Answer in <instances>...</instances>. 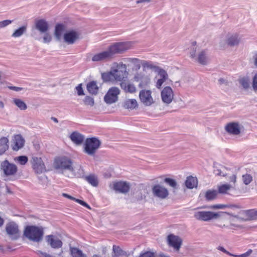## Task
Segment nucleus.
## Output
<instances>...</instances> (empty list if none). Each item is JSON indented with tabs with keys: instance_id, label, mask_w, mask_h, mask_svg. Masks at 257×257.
Masks as SVG:
<instances>
[{
	"instance_id": "f257e3e1",
	"label": "nucleus",
	"mask_w": 257,
	"mask_h": 257,
	"mask_svg": "<svg viewBox=\"0 0 257 257\" xmlns=\"http://www.w3.org/2000/svg\"><path fill=\"white\" fill-rule=\"evenodd\" d=\"M129 75L127 66L122 62H114L108 71L101 73V78L104 82H123Z\"/></svg>"
},
{
	"instance_id": "f03ea898",
	"label": "nucleus",
	"mask_w": 257,
	"mask_h": 257,
	"mask_svg": "<svg viewBox=\"0 0 257 257\" xmlns=\"http://www.w3.org/2000/svg\"><path fill=\"white\" fill-rule=\"evenodd\" d=\"M128 49L126 43H115L109 46L107 50L95 54L92 60L94 62L108 60L113 58L115 54L122 53Z\"/></svg>"
},
{
	"instance_id": "7ed1b4c3",
	"label": "nucleus",
	"mask_w": 257,
	"mask_h": 257,
	"mask_svg": "<svg viewBox=\"0 0 257 257\" xmlns=\"http://www.w3.org/2000/svg\"><path fill=\"white\" fill-rule=\"evenodd\" d=\"M226 212H214L212 211H197L194 213V217L199 220L208 221L212 219L219 218L218 226L220 227L226 226L225 224L222 223L226 222L227 219L225 216Z\"/></svg>"
},
{
	"instance_id": "20e7f679",
	"label": "nucleus",
	"mask_w": 257,
	"mask_h": 257,
	"mask_svg": "<svg viewBox=\"0 0 257 257\" xmlns=\"http://www.w3.org/2000/svg\"><path fill=\"white\" fill-rule=\"evenodd\" d=\"M24 235L29 240L34 242H39L43 238L44 230L42 227L35 225H28L25 228Z\"/></svg>"
},
{
	"instance_id": "39448f33",
	"label": "nucleus",
	"mask_w": 257,
	"mask_h": 257,
	"mask_svg": "<svg viewBox=\"0 0 257 257\" xmlns=\"http://www.w3.org/2000/svg\"><path fill=\"white\" fill-rule=\"evenodd\" d=\"M54 166L56 169L68 170L73 176H76L72 161L66 157H59L54 160Z\"/></svg>"
},
{
	"instance_id": "423d86ee",
	"label": "nucleus",
	"mask_w": 257,
	"mask_h": 257,
	"mask_svg": "<svg viewBox=\"0 0 257 257\" xmlns=\"http://www.w3.org/2000/svg\"><path fill=\"white\" fill-rule=\"evenodd\" d=\"M100 145V141L97 138H87L84 144V152L89 155L94 156Z\"/></svg>"
},
{
	"instance_id": "0eeeda50",
	"label": "nucleus",
	"mask_w": 257,
	"mask_h": 257,
	"mask_svg": "<svg viewBox=\"0 0 257 257\" xmlns=\"http://www.w3.org/2000/svg\"><path fill=\"white\" fill-rule=\"evenodd\" d=\"M1 169L7 177L15 176L18 172L17 166L6 160L1 163Z\"/></svg>"
},
{
	"instance_id": "6e6552de",
	"label": "nucleus",
	"mask_w": 257,
	"mask_h": 257,
	"mask_svg": "<svg viewBox=\"0 0 257 257\" xmlns=\"http://www.w3.org/2000/svg\"><path fill=\"white\" fill-rule=\"evenodd\" d=\"M120 93V89L117 87L110 88L104 96V100L107 104H112L118 100V95Z\"/></svg>"
},
{
	"instance_id": "1a4fd4ad",
	"label": "nucleus",
	"mask_w": 257,
	"mask_h": 257,
	"mask_svg": "<svg viewBox=\"0 0 257 257\" xmlns=\"http://www.w3.org/2000/svg\"><path fill=\"white\" fill-rule=\"evenodd\" d=\"M31 163L32 168L36 174H41L46 171L45 164L41 157H32Z\"/></svg>"
},
{
	"instance_id": "9d476101",
	"label": "nucleus",
	"mask_w": 257,
	"mask_h": 257,
	"mask_svg": "<svg viewBox=\"0 0 257 257\" xmlns=\"http://www.w3.org/2000/svg\"><path fill=\"white\" fill-rule=\"evenodd\" d=\"M152 92L150 90L143 89L139 93L140 99L145 105L150 106L154 103V101L152 96Z\"/></svg>"
},
{
	"instance_id": "9b49d317",
	"label": "nucleus",
	"mask_w": 257,
	"mask_h": 257,
	"mask_svg": "<svg viewBox=\"0 0 257 257\" xmlns=\"http://www.w3.org/2000/svg\"><path fill=\"white\" fill-rule=\"evenodd\" d=\"M112 188L115 192L125 194L129 191L130 185L125 181H116L113 183Z\"/></svg>"
},
{
	"instance_id": "f8f14e48",
	"label": "nucleus",
	"mask_w": 257,
	"mask_h": 257,
	"mask_svg": "<svg viewBox=\"0 0 257 257\" xmlns=\"http://www.w3.org/2000/svg\"><path fill=\"white\" fill-rule=\"evenodd\" d=\"M45 239L48 244L53 248H60L62 246V241L55 235L52 234L46 235Z\"/></svg>"
},
{
	"instance_id": "ddd939ff",
	"label": "nucleus",
	"mask_w": 257,
	"mask_h": 257,
	"mask_svg": "<svg viewBox=\"0 0 257 257\" xmlns=\"http://www.w3.org/2000/svg\"><path fill=\"white\" fill-rule=\"evenodd\" d=\"M154 195L161 199L167 198L169 195V192L167 188L160 185H155L152 188Z\"/></svg>"
},
{
	"instance_id": "4468645a",
	"label": "nucleus",
	"mask_w": 257,
	"mask_h": 257,
	"mask_svg": "<svg viewBox=\"0 0 257 257\" xmlns=\"http://www.w3.org/2000/svg\"><path fill=\"white\" fill-rule=\"evenodd\" d=\"M161 97L164 102L169 104L174 98V92L169 86L165 87L161 92Z\"/></svg>"
},
{
	"instance_id": "2eb2a0df",
	"label": "nucleus",
	"mask_w": 257,
	"mask_h": 257,
	"mask_svg": "<svg viewBox=\"0 0 257 257\" xmlns=\"http://www.w3.org/2000/svg\"><path fill=\"white\" fill-rule=\"evenodd\" d=\"M7 233L12 237L17 238L19 235L18 226L13 222L7 224L6 226Z\"/></svg>"
},
{
	"instance_id": "dca6fc26",
	"label": "nucleus",
	"mask_w": 257,
	"mask_h": 257,
	"mask_svg": "<svg viewBox=\"0 0 257 257\" xmlns=\"http://www.w3.org/2000/svg\"><path fill=\"white\" fill-rule=\"evenodd\" d=\"M134 81L139 82V86L142 88L147 85L150 82L149 77L142 72L137 73L133 77Z\"/></svg>"
},
{
	"instance_id": "f3484780",
	"label": "nucleus",
	"mask_w": 257,
	"mask_h": 257,
	"mask_svg": "<svg viewBox=\"0 0 257 257\" xmlns=\"http://www.w3.org/2000/svg\"><path fill=\"white\" fill-rule=\"evenodd\" d=\"M225 130L230 135H238L240 133V128L238 122L228 123L225 126Z\"/></svg>"
},
{
	"instance_id": "a211bd4d",
	"label": "nucleus",
	"mask_w": 257,
	"mask_h": 257,
	"mask_svg": "<svg viewBox=\"0 0 257 257\" xmlns=\"http://www.w3.org/2000/svg\"><path fill=\"white\" fill-rule=\"evenodd\" d=\"M25 144V140L20 135H16L13 139L12 147L14 151H18L22 149Z\"/></svg>"
},
{
	"instance_id": "6ab92c4d",
	"label": "nucleus",
	"mask_w": 257,
	"mask_h": 257,
	"mask_svg": "<svg viewBox=\"0 0 257 257\" xmlns=\"http://www.w3.org/2000/svg\"><path fill=\"white\" fill-rule=\"evenodd\" d=\"M168 241L170 246L177 250H179L182 244V240L180 238L177 236L170 234L168 236Z\"/></svg>"
},
{
	"instance_id": "aec40b11",
	"label": "nucleus",
	"mask_w": 257,
	"mask_h": 257,
	"mask_svg": "<svg viewBox=\"0 0 257 257\" xmlns=\"http://www.w3.org/2000/svg\"><path fill=\"white\" fill-rule=\"evenodd\" d=\"M120 86L125 93L134 94L137 92V88L136 85L130 82H121L120 83Z\"/></svg>"
},
{
	"instance_id": "412c9836",
	"label": "nucleus",
	"mask_w": 257,
	"mask_h": 257,
	"mask_svg": "<svg viewBox=\"0 0 257 257\" xmlns=\"http://www.w3.org/2000/svg\"><path fill=\"white\" fill-rule=\"evenodd\" d=\"M79 34L75 31H70L64 35L65 41L69 44H73L79 39Z\"/></svg>"
},
{
	"instance_id": "4be33fe9",
	"label": "nucleus",
	"mask_w": 257,
	"mask_h": 257,
	"mask_svg": "<svg viewBox=\"0 0 257 257\" xmlns=\"http://www.w3.org/2000/svg\"><path fill=\"white\" fill-rule=\"evenodd\" d=\"M71 140L75 144L77 145H81L84 141V137L77 132H73L70 136Z\"/></svg>"
},
{
	"instance_id": "5701e85b",
	"label": "nucleus",
	"mask_w": 257,
	"mask_h": 257,
	"mask_svg": "<svg viewBox=\"0 0 257 257\" xmlns=\"http://www.w3.org/2000/svg\"><path fill=\"white\" fill-rule=\"evenodd\" d=\"M36 27L42 33H45L49 29L48 24L44 20H39L36 21Z\"/></svg>"
},
{
	"instance_id": "b1692460",
	"label": "nucleus",
	"mask_w": 257,
	"mask_h": 257,
	"mask_svg": "<svg viewBox=\"0 0 257 257\" xmlns=\"http://www.w3.org/2000/svg\"><path fill=\"white\" fill-rule=\"evenodd\" d=\"M185 183L187 188L193 189L195 187H197L198 180L196 177L190 176L187 177Z\"/></svg>"
},
{
	"instance_id": "393cba45",
	"label": "nucleus",
	"mask_w": 257,
	"mask_h": 257,
	"mask_svg": "<svg viewBox=\"0 0 257 257\" xmlns=\"http://www.w3.org/2000/svg\"><path fill=\"white\" fill-rule=\"evenodd\" d=\"M233 187L231 184H223L218 186L217 192L218 194H229V191Z\"/></svg>"
},
{
	"instance_id": "a878e982",
	"label": "nucleus",
	"mask_w": 257,
	"mask_h": 257,
	"mask_svg": "<svg viewBox=\"0 0 257 257\" xmlns=\"http://www.w3.org/2000/svg\"><path fill=\"white\" fill-rule=\"evenodd\" d=\"M84 178L93 187H96L98 186L99 181L97 177L95 175L90 174L89 175L85 176Z\"/></svg>"
},
{
	"instance_id": "bb28decb",
	"label": "nucleus",
	"mask_w": 257,
	"mask_h": 257,
	"mask_svg": "<svg viewBox=\"0 0 257 257\" xmlns=\"http://www.w3.org/2000/svg\"><path fill=\"white\" fill-rule=\"evenodd\" d=\"M159 74L160 76V78L158 80L156 83V87L160 89L164 82L168 78V74L165 70L162 69L160 70Z\"/></svg>"
},
{
	"instance_id": "cd10ccee",
	"label": "nucleus",
	"mask_w": 257,
	"mask_h": 257,
	"mask_svg": "<svg viewBox=\"0 0 257 257\" xmlns=\"http://www.w3.org/2000/svg\"><path fill=\"white\" fill-rule=\"evenodd\" d=\"M124 107L128 109H134L138 107V103L135 99H128L124 102Z\"/></svg>"
},
{
	"instance_id": "c85d7f7f",
	"label": "nucleus",
	"mask_w": 257,
	"mask_h": 257,
	"mask_svg": "<svg viewBox=\"0 0 257 257\" xmlns=\"http://www.w3.org/2000/svg\"><path fill=\"white\" fill-rule=\"evenodd\" d=\"M9 140L6 137L0 139V155L4 154L9 149Z\"/></svg>"
},
{
	"instance_id": "c756f323",
	"label": "nucleus",
	"mask_w": 257,
	"mask_h": 257,
	"mask_svg": "<svg viewBox=\"0 0 257 257\" xmlns=\"http://www.w3.org/2000/svg\"><path fill=\"white\" fill-rule=\"evenodd\" d=\"M87 89L91 94H97L98 91V87L96 82L94 81H92L88 83L87 84Z\"/></svg>"
},
{
	"instance_id": "7c9ffc66",
	"label": "nucleus",
	"mask_w": 257,
	"mask_h": 257,
	"mask_svg": "<svg viewBox=\"0 0 257 257\" xmlns=\"http://www.w3.org/2000/svg\"><path fill=\"white\" fill-rule=\"evenodd\" d=\"M218 194L217 190L210 189L205 192V197L206 200L208 201L212 200L217 198Z\"/></svg>"
},
{
	"instance_id": "2f4dec72",
	"label": "nucleus",
	"mask_w": 257,
	"mask_h": 257,
	"mask_svg": "<svg viewBox=\"0 0 257 257\" xmlns=\"http://www.w3.org/2000/svg\"><path fill=\"white\" fill-rule=\"evenodd\" d=\"M70 254L72 257H87L81 250L76 247L70 248Z\"/></svg>"
},
{
	"instance_id": "473e14b6",
	"label": "nucleus",
	"mask_w": 257,
	"mask_h": 257,
	"mask_svg": "<svg viewBox=\"0 0 257 257\" xmlns=\"http://www.w3.org/2000/svg\"><path fill=\"white\" fill-rule=\"evenodd\" d=\"M244 214L246 217V220H256L257 219V210L255 209H250L244 211Z\"/></svg>"
},
{
	"instance_id": "72a5a7b5",
	"label": "nucleus",
	"mask_w": 257,
	"mask_h": 257,
	"mask_svg": "<svg viewBox=\"0 0 257 257\" xmlns=\"http://www.w3.org/2000/svg\"><path fill=\"white\" fill-rule=\"evenodd\" d=\"M62 196L63 197L68 198L70 200H74V201H76V202L79 203L81 205H82L84 207H86L87 208H89V209L90 208V206L86 202H84L83 200H80L78 199H76V198H74V197L71 196V195H70L68 194L65 193H62Z\"/></svg>"
},
{
	"instance_id": "f704fd0d",
	"label": "nucleus",
	"mask_w": 257,
	"mask_h": 257,
	"mask_svg": "<svg viewBox=\"0 0 257 257\" xmlns=\"http://www.w3.org/2000/svg\"><path fill=\"white\" fill-rule=\"evenodd\" d=\"M65 29V26L63 24H58L55 27V35L58 39H60Z\"/></svg>"
},
{
	"instance_id": "c9c22d12",
	"label": "nucleus",
	"mask_w": 257,
	"mask_h": 257,
	"mask_svg": "<svg viewBox=\"0 0 257 257\" xmlns=\"http://www.w3.org/2000/svg\"><path fill=\"white\" fill-rule=\"evenodd\" d=\"M198 62L202 65H206L207 62L206 54L204 51L199 53L197 57Z\"/></svg>"
},
{
	"instance_id": "e433bc0d",
	"label": "nucleus",
	"mask_w": 257,
	"mask_h": 257,
	"mask_svg": "<svg viewBox=\"0 0 257 257\" xmlns=\"http://www.w3.org/2000/svg\"><path fill=\"white\" fill-rule=\"evenodd\" d=\"M239 39L236 35H233L229 37L227 40V44L231 46L236 45L239 43Z\"/></svg>"
},
{
	"instance_id": "4c0bfd02",
	"label": "nucleus",
	"mask_w": 257,
	"mask_h": 257,
	"mask_svg": "<svg viewBox=\"0 0 257 257\" xmlns=\"http://www.w3.org/2000/svg\"><path fill=\"white\" fill-rule=\"evenodd\" d=\"M127 61L134 64L136 70H138L140 69V60L139 59L135 58H130L127 59Z\"/></svg>"
},
{
	"instance_id": "58836bf2",
	"label": "nucleus",
	"mask_w": 257,
	"mask_h": 257,
	"mask_svg": "<svg viewBox=\"0 0 257 257\" xmlns=\"http://www.w3.org/2000/svg\"><path fill=\"white\" fill-rule=\"evenodd\" d=\"M14 103L21 110H25L27 106L26 103L20 99H14L13 100Z\"/></svg>"
},
{
	"instance_id": "ea45409f",
	"label": "nucleus",
	"mask_w": 257,
	"mask_h": 257,
	"mask_svg": "<svg viewBox=\"0 0 257 257\" xmlns=\"http://www.w3.org/2000/svg\"><path fill=\"white\" fill-rule=\"evenodd\" d=\"M113 251L114 254L112 255V257H118L119 255H123L124 254V251L119 246L114 245L113 246Z\"/></svg>"
},
{
	"instance_id": "a19ab883",
	"label": "nucleus",
	"mask_w": 257,
	"mask_h": 257,
	"mask_svg": "<svg viewBox=\"0 0 257 257\" xmlns=\"http://www.w3.org/2000/svg\"><path fill=\"white\" fill-rule=\"evenodd\" d=\"M15 161L18 162L20 165H25L28 161V158L26 156H20L15 158Z\"/></svg>"
},
{
	"instance_id": "79ce46f5",
	"label": "nucleus",
	"mask_w": 257,
	"mask_h": 257,
	"mask_svg": "<svg viewBox=\"0 0 257 257\" xmlns=\"http://www.w3.org/2000/svg\"><path fill=\"white\" fill-rule=\"evenodd\" d=\"M26 27L25 26H22L19 29L16 30L15 32L13 34L12 36L14 37H19L23 35L25 32Z\"/></svg>"
},
{
	"instance_id": "37998d69",
	"label": "nucleus",
	"mask_w": 257,
	"mask_h": 257,
	"mask_svg": "<svg viewBox=\"0 0 257 257\" xmlns=\"http://www.w3.org/2000/svg\"><path fill=\"white\" fill-rule=\"evenodd\" d=\"M242 181L245 185H248L252 181V177L251 175L245 174L242 176Z\"/></svg>"
},
{
	"instance_id": "c03bdc74",
	"label": "nucleus",
	"mask_w": 257,
	"mask_h": 257,
	"mask_svg": "<svg viewBox=\"0 0 257 257\" xmlns=\"http://www.w3.org/2000/svg\"><path fill=\"white\" fill-rule=\"evenodd\" d=\"M240 84L242 86V87L247 89L249 86V80L247 78L243 77L240 78L239 80Z\"/></svg>"
},
{
	"instance_id": "a18cd8bd",
	"label": "nucleus",
	"mask_w": 257,
	"mask_h": 257,
	"mask_svg": "<svg viewBox=\"0 0 257 257\" xmlns=\"http://www.w3.org/2000/svg\"><path fill=\"white\" fill-rule=\"evenodd\" d=\"M142 65L144 68H149V69H155L156 66H155L151 62L144 61L142 63Z\"/></svg>"
},
{
	"instance_id": "49530a36",
	"label": "nucleus",
	"mask_w": 257,
	"mask_h": 257,
	"mask_svg": "<svg viewBox=\"0 0 257 257\" xmlns=\"http://www.w3.org/2000/svg\"><path fill=\"white\" fill-rule=\"evenodd\" d=\"M84 102L85 105H90L91 106H93L94 104L93 98L88 96H87L85 97Z\"/></svg>"
},
{
	"instance_id": "de8ad7c7",
	"label": "nucleus",
	"mask_w": 257,
	"mask_h": 257,
	"mask_svg": "<svg viewBox=\"0 0 257 257\" xmlns=\"http://www.w3.org/2000/svg\"><path fill=\"white\" fill-rule=\"evenodd\" d=\"M164 181L172 187L175 188L177 186V183L174 179L167 178L165 179Z\"/></svg>"
},
{
	"instance_id": "09e8293b",
	"label": "nucleus",
	"mask_w": 257,
	"mask_h": 257,
	"mask_svg": "<svg viewBox=\"0 0 257 257\" xmlns=\"http://www.w3.org/2000/svg\"><path fill=\"white\" fill-rule=\"evenodd\" d=\"M230 206L225 204H216L213 205L209 207V208L217 209H224L227 207H229Z\"/></svg>"
},
{
	"instance_id": "8fccbe9b",
	"label": "nucleus",
	"mask_w": 257,
	"mask_h": 257,
	"mask_svg": "<svg viewBox=\"0 0 257 257\" xmlns=\"http://www.w3.org/2000/svg\"><path fill=\"white\" fill-rule=\"evenodd\" d=\"M139 257H155V255L154 253L148 251L141 253Z\"/></svg>"
},
{
	"instance_id": "3c124183",
	"label": "nucleus",
	"mask_w": 257,
	"mask_h": 257,
	"mask_svg": "<svg viewBox=\"0 0 257 257\" xmlns=\"http://www.w3.org/2000/svg\"><path fill=\"white\" fill-rule=\"evenodd\" d=\"M252 250L251 249H248L246 252L241 254L240 255L233 254L232 256L234 257H248L252 253Z\"/></svg>"
},
{
	"instance_id": "603ef678",
	"label": "nucleus",
	"mask_w": 257,
	"mask_h": 257,
	"mask_svg": "<svg viewBox=\"0 0 257 257\" xmlns=\"http://www.w3.org/2000/svg\"><path fill=\"white\" fill-rule=\"evenodd\" d=\"M76 89L77 90L78 95H84L83 90L82 87V84H79L78 86H77L76 87Z\"/></svg>"
},
{
	"instance_id": "864d4df0",
	"label": "nucleus",
	"mask_w": 257,
	"mask_h": 257,
	"mask_svg": "<svg viewBox=\"0 0 257 257\" xmlns=\"http://www.w3.org/2000/svg\"><path fill=\"white\" fill-rule=\"evenodd\" d=\"M252 87L254 90H257V73L254 76L252 79Z\"/></svg>"
},
{
	"instance_id": "5fc2aeb1",
	"label": "nucleus",
	"mask_w": 257,
	"mask_h": 257,
	"mask_svg": "<svg viewBox=\"0 0 257 257\" xmlns=\"http://www.w3.org/2000/svg\"><path fill=\"white\" fill-rule=\"evenodd\" d=\"M12 23V21L10 20H4L0 22V28L5 27Z\"/></svg>"
},
{
	"instance_id": "6e6d98bb",
	"label": "nucleus",
	"mask_w": 257,
	"mask_h": 257,
	"mask_svg": "<svg viewBox=\"0 0 257 257\" xmlns=\"http://www.w3.org/2000/svg\"><path fill=\"white\" fill-rule=\"evenodd\" d=\"M44 42L45 43H49L51 41L52 37L49 34H46L44 37Z\"/></svg>"
},
{
	"instance_id": "4d7b16f0",
	"label": "nucleus",
	"mask_w": 257,
	"mask_h": 257,
	"mask_svg": "<svg viewBox=\"0 0 257 257\" xmlns=\"http://www.w3.org/2000/svg\"><path fill=\"white\" fill-rule=\"evenodd\" d=\"M229 182L230 183H233L234 185L235 184L236 182V176L235 175L233 174L230 176Z\"/></svg>"
},
{
	"instance_id": "13d9d810",
	"label": "nucleus",
	"mask_w": 257,
	"mask_h": 257,
	"mask_svg": "<svg viewBox=\"0 0 257 257\" xmlns=\"http://www.w3.org/2000/svg\"><path fill=\"white\" fill-rule=\"evenodd\" d=\"M218 249L222 251V252L226 253L227 254H229V255L232 256V254L229 252L228 251H227L224 247L222 246H219Z\"/></svg>"
},
{
	"instance_id": "bf43d9fd",
	"label": "nucleus",
	"mask_w": 257,
	"mask_h": 257,
	"mask_svg": "<svg viewBox=\"0 0 257 257\" xmlns=\"http://www.w3.org/2000/svg\"><path fill=\"white\" fill-rule=\"evenodd\" d=\"M10 89H12V90H15V91H20L21 90H22V88L21 87H16V86H11V87H9Z\"/></svg>"
},
{
	"instance_id": "052dcab7",
	"label": "nucleus",
	"mask_w": 257,
	"mask_h": 257,
	"mask_svg": "<svg viewBox=\"0 0 257 257\" xmlns=\"http://www.w3.org/2000/svg\"><path fill=\"white\" fill-rule=\"evenodd\" d=\"M150 1V0H139V1H138L137 2V3H143V2H148Z\"/></svg>"
},
{
	"instance_id": "680f3d73",
	"label": "nucleus",
	"mask_w": 257,
	"mask_h": 257,
	"mask_svg": "<svg viewBox=\"0 0 257 257\" xmlns=\"http://www.w3.org/2000/svg\"><path fill=\"white\" fill-rule=\"evenodd\" d=\"M4 222V219L0 216V227L2 226Z\"/></svg>"
},
{
	"instance_id": "e2e57ef3",
	"label": "nucleus",
	"mask_w": 257,
	"mask_h": 257,
	"mask_svg": "<svg viewBox=\"0 0 257 257\" xmlns=\"http://www.w3.org/2000/svg\"><path fill=\"white\" fill-rule=\"evenodd\" d=\"M195 51H196V50L194 52H193L192 53H191V57L192 58H194L195 57Z\"/></svg>"
},
{
	"instance_id": "0e129e2a",
	"label": "nucleus",
	"mask_w": 257,
	"mask_h": 257,
	"mask_svg": "<svg viewBox=\"0 0 257 257\" xmlns=\"http://www.w3.org/2000/svg\"><path fill=\"white\" fill-rule=\"evenodd\" d=\"M52 119L53 120V121H54L55 122H58V120L56 118L52 117Z\"/></svg>"
},
{
	"instance_id": "69168bd1",
	"label": "nucleus",
	"mask_w": 257,
	"mask_h": 257,
	"mask_svg": "<svg viewBox=\"0 0 257 257\" xmlns=\"http://www.w3.org/2000/svg\"><path fill=\"white\" fill-rule=\"evenodd\" d=\"M254 64L256 66H257V57L254 59Z\"/></svg>"
},
{
	"instance_id": "338daca9",
	"label": "nucleus",
	"mask_w": 257,
	"mask_h": 257,
	"mask_svg": "<svg viewBox=\"0 0 257 257\" xmlns=\"http://www.w3.org/2000/svg\"><path fill=\"white\" fill-rule=\"evenodd\" d=\"M92 257H101L100 255L98 254H94Z\"/></svg>"
},
{
	"instance_id": "774afa93",
	"label": "nucleus",
	"mask_w": 257,
	"mask_h": 257,
	"mask_svg": "<svg viewBox=\"0 0 257 257\" xmlns=\"http://www.w3.org/2000/svg\"><path fill=\"white\" fill-rule=\"evenodd\" d=\"M158 257H168L164 255H160Z\"/></svg>"
}]
</instances>
